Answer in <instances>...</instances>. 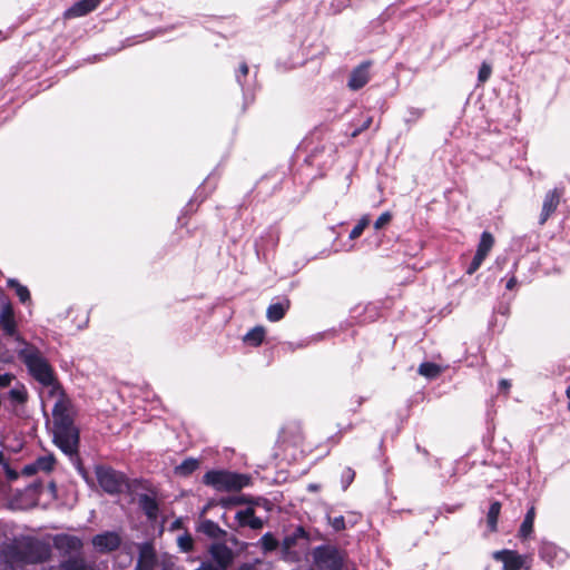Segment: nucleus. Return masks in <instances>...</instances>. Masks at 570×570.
<instances>
[{
    "mask_svg": "<svg viewBox=\"0 0 570 570\" xmlns=\"http://www.w3.org/2000/svg\"><path fill=\"white\" fill-rule=\"evenodd\" d=\"M1 556L4 562L17 564H40L51 558V547L46 541L32 535L14 537L2 547Z\"/></svg>",
    "mask_w": 570,
    "mask_h": 570,
    "instance_id": "nucleus-1",
    "label": "nucleus"
},
{
    "mask_svg": "<svg viewBox=\"0 0 570 570\" xmlns=\"http://www.w3.org/2000/svg\"><path fill=\"white\" fill-rule=\"evenodd\" d=\"M52 442L66 455L72 456L79 452L80 431L75 425L70 414V402L58 400L52 409Z\"/></svg>",
    "mask_w": 570,
    "mask_h": 570,
    "instance_id": "nucleus-2",
    "label": "nucleus"
},
{
    "mask_svg": "<svg viewBox=\"0 0 570 570\" xmlns=\"http://www.w3.org/2000/svg\"><path fill=\"white\" fill-rule=\"evenodd\" d=\"M95 474L102 491L110 495L132 494L142 483L141 479L130 480L124 472L102 464L96 465Z\"/></svg>",
    "mask_w": 570,
    "mask_h": 570,
    "instance_id": "nucleus-3",
    "label": "nucleus"
},
{
    "mask_svg": "<svg viewBox=\"0 0 570 570\" xmlns=\"http://www.w3.org/2000/svg\"><path fill=\"white\" fill-rule=\"evenodd\" d=\"M18 356L36 381L43 386H52L51 394L56 389L60 387L51 365L37 347L29 346L22 348L18 352Z\"/></svg>",
    "mask_w": 570,
    "mask_h": 570,
    "instance_id": "nucleus-4",
    "label": "nucleus"
},
{
    "mask_svg": "<svg viewBox=\"0 0 570 570\" xmlns=\"http://www.w3.org/2000/svg\"><path fill=\"white\" fill-rule=\"evenodd\" d=\"M202 482L218 492H232L248 487L252 483V478L248 474L214 469L204 474Z\"/></svg>",
    "mask_w": 570,
    "mask_h": 570,
    "instance_id": "nucleus-5",
    "label": "nucleus"
},
{
    "mask_svg": "<svg viewBox=\"0 0 570 570\" xmlns=\"http://www.w3.org/2000/svg\"><path fill=\"white\" fill-rule=\"evenodd\" d=\"M315 570H343L346 553L334 544H321L312 551Z\"/></svg>",
    "mask_w": 570,
    "mask_h": 570,
    "instance_id": "nucleus-6",
    "label": "nucleus"
},
{
    "mask_svg": "<svg viewBox=\"0 0 570 570\" xmlns=\"http://www.w3.org/2000/svg\"><path fill=\"white\" fill-rule=\"evenodd\" d=\"M337 147L330 140L315 145L305 158V163L321 171L330 169L336 161Z\"/></svg>",
    "mask_w": 570,
    "mask_h": 570,
    "instance_id": "nucleus-7",
    "label": "nucleus"
},
{
    "mask_svg": "<svg viewBox=\"0 0 570 570\" xmlns=\"http://www.w3.org/2000/svg\"><path fill=\"white\" fill-rule=\"evenodd\" d=\"M218 504L224 509H229L236 505L253 507V509H255L256 507H261L265 509L267 512H271L273 509V503L268 499L264 497H253L244 493L237 495L223 497L219 499Z\"/></svg>",
    "mask_w": 570,
    "mask_h": 570,
    "instance_id": "nucleus-8",
    "label": "nucleus"
},
{
    "mask_svg": "<svg viewBox=\"0 0 570 570\" xmlns=\"http://www.w3.org/2000/svg\"><path fill=\"white\" fill-rule=\"evenodd\" d=\"M265 520L256 515L253 507H246L235 513L234 522L228 524L232 530L238 531L242 528H249L250 530L258 531L265 525Z\"/></svg>",
    "mask_w": 570,
    "mask_h": 570,
    "instance_id": "nucleus-9",
    "label": "nucleus"
},
{
    "mask_svg": "<svg viewBox=\"0 0 570 570\" xmlns=\"http://www.w3.org/2000/svg\"><path fill=\"white\" fill-rule=\"evenodd\" d=\"M208 553L215 567L222 570H228L234 561L233 550L225 542H213L208 547Z\"/></svg>",
    "mask_w": 570,
    "mask_h": 570,
    "instance_id": "nucleus-10",
    "label": "nucleus"
},
{
    "mask_svg": "<svg viewBox=\"0 0 570 570\" xmlns=\"http://www.w3.org/2000/svg\"><path fill=\"white\" fill-rule=\"evenodd\" d=\"M491 556L503 563L502 570H521L525 567V557L515 550L502 549L493 551Z\"/></svg>",
    "mask_w": 570,
    "mask_h": 570,
    "instance_id": "nucleus-11",
    "label": "nucleus"
},
{
    "mask_svg": "<svg viewBox=\"0 0 570 570\" xmlns=\"http://www.w3.org/2000/svg\"><path fill=\"white\" fill-rule=\"evenodd\" d=\"M120 535L115 531H105L92 538V546L99 553H109L119 549Z\"/></svg>",
    "mask_w": 570,
    "mask_h": 570,
    "instance_id": "nucleus-12",
    "label": "nucleus"
},
{
    "mask_svg": "<svg viewBox=\"0 0 570 570\" xmlns=\"http://www.w3.org/2000/svg\"><path fill=\"white\" fill-rule=\"evenodd\" d=\"M563 188H553L549 190L543 198L542 210L539 217V224L544 225L550 216L557 210L563 196Z\"/></svg>",
    "mask_w": 570,
    "mask_h": 570,
    "instance_id": "nucleus-13",
    "label": "nucleus"
},
{
    "mask_svg": "<svg viewBox=\"0 0 570 570\" xmlns=\"http://www.w3.org/2000/svg\"><path fill=\"white\" fill-rule=\"evenodd\" d=\"M372 66V61L366 60L357 65L352 69L350 73V78L347 81V87L351 90H360L370 81V68Z\"/></svg>",
    "mask_w": 570,
    "mask_h": 570,
    "instance_id": "nucleus-14",
    "label": "nucleus"
},
{
    "mask_svg": "<svg viewBox=\"0 0 570 570\" xmlns=\"http://www.w3.org/2000/svg\"><path fill=\"white\" fill-rule=\"evenodd\" d=\"M291 308V299L287 296L276 297L266 309L269 322H279Z\"/></svg>",
    "mask_w": 570,
    "mask_h": 570,
    "instance_id": "nucleus-15",
    "label": "nucleus"
},
{
    "mask_svg": "<svg viewBox=\"0 0 570 570\" xmlns=\"http://www.w3.org/2000/svg\"><path fill=\"white\" fill-rule=\"evenodd\" d=\"M197 533L206 535L208 539L219 540L227 537V531L222 529L218 523L210 519H200L195 528Z\"/></svg>",
    "mask_w": 570,
    "mask_h": 570,
    "instance_id": "nucleus-16",
    "label": "nucleus"
},
{
    "mask_svg": "<svg viewBox=\"0 0 570 570\" xmlns=\"http://www.w3.org/2000/svg\"><path fill=\"white\" fill-rule=\"evenodd\" d=\"M139 509L145 513L149 521H156L159 514V504L156 498L142 493L138 497Z\"/></svg>",
    "mask_w": 570,
    "mask_h": 570,
    "instance_id": "nucleus-17",
    "label": "nucleus"
},
{
    "mask_svg": "<svg viewBox=\"0 0 570 570\" xmlns=\"http://www.w3.org/2000/svg\"><path fill=\"white\" fill-rule=\"evenodd\" d=\"M0 326L8 336H13L17 333L13 309L10 304L4 305L0 311Z\"/></svg>",
    "mask_w": 570,
    "mask_h": 570,
    "instance_id": "nucleus-18",
    "label": "nucleus"
},
{
    "mask_svg": "<svg viewBox=\"0 0 570 570\" xmlns=\"http://www.w3.org/2000/svg\"><path fill=\"white\" fill-rule=\"evenodd\" d=\"M56 547L66 552H79L82 549V540L76 535L62 534L56 538Z\"/></svg>",
    "mask_w": 570,
    "mask_h": 570,
    "instance_id": "nucleus-19",
    "label": "nucleus"
},
{
    "mask_svg": "<svg viewBox=\"0 0 570 570\" xmlns=\"http://www.w3.org/2000/svg\"><path fill=\"white\" fill-rule=\"evenodd\" d=\"M560 553L561 550L554 543L549 541H542L539 547V557L548 563H552L557 560Z\"/></svg>",
    "mask_w": 570,
    "mask_h": 570,
    "instance_id": "nucleus-20",
    "label": "nucleus"
},
{
    "mask_svg": "<svg viewBox=\"0 0 570 570\" xmlns=\"http://www.w3.org/2000/svg\"><path fill=\"white\" fill-rule=\"evenodd\" d=\"M265 335L264 326L257 325L245 334L243 341L249 346L257 347L264 342Z\"/></svg>",
    "mask_w": 570,
    "mask_h": 570,
    "instance_id": "nucleus-21",
    "label": "nucleus"
},
{
    "mask_svg": "<svg viewBox=\"0 0 570 570\" xmlns=\"http://www.w3.org/2000/svg\"><path fill=\"white\" fill-rule=\"evenodd\" d=\"M535 518V509L534 507H530L524 515V519L519 529V537L522 540H525L533 532V522Z\"/></svg>",
    "mask_w": 570,
    "mask_h": 570,
    "instance_id": "nucleus-22",
    "label": "nucleus"
},
{
    "mask_svg": "<svg viewBox=\"0 0 570 570\" xmlns=\"http://www.w3.org/2000/svg\"><path fill=\"white\" fill-rule=\"evenodd\" d=\"M501 502L493 500L490 503L489 511L487 514V527L490 532L498 531V519L501 512Z\"/></svg>",
    "mask_w": 570,
    "mask_h": 570,
    "instance_id": "nucleus-23",
    "label": "nucleus"
},
{
    "mask_svg": "<svg viewBox=\"0 0 570 570\" xmlns=\"http://www.w3.org/2000/svg\"><path fill=\"white\" fill-rule=\"evenodd\" d=\"M199 460L195 458H187L179 465L175 466L174 472L178 476L187 478L199 468Z\"/></svg>",
    "mask_w": 570,
    "mask_h": 570,
    "instance_id": "nucleus-24",
    "label": "nucleus"
},
{
    "mask_svg": "<svg viewBox=\"0 0 570 570\" xmlns=\"http://www.w3.org/2000/svg\"><path fill=\"white\" fill-rule=\"evenodd\" d=\"M363 0H332L330 3V10L333 14H338L347 8H360Z\"/></svg>",
    "mask_w": 570,
    "mask_h": 570,
    "instance_id": "nucleus-25",
    "label": "nucleus"
},
{
    "mask_svg": "<svg viewBox=\"0 0 570 570\" xmlns=\"http://www.w3.org/2000/svg\"><path fill=\"white\" fill-rule=\"evenodd\" d=\"M257 544L261 547L263 553L267 554L276 550L279 546V542L272 532H266L258 540Z\"/></svg>",
    "mask_w": 570,
    "mask_h": 570,
    "instance_id": "nucleus-26",
    "label": "nucleus"
},
{
    "mask_svg": "<svg viewBox=\"0 0 570 570\" xmlns=\"http://www.w3.org/2000/svg\"><path fill=\"white\" fill-rule=\"evenodd\" d=\"M8 287L13 288L16 291L17 296L19 297L22 304H26L31 301L30 292L28 287L21 285L18 279L10 278L7 282Z\"/></svg>",
    "mask_w": 570,
    "mask_h": 570,
    "instance_id": "nucleus-27",
    "label": "nucleus"
},
{
    "mask_svg": "<svg viewBox=\"0 0 570 570\" xmlns=\"http://www.w3.org/2000/svg\"><path fill=\"white\" fill-rule=\"evenodd\" d=\"M493 245H494V237H493V235L490 232L484 230L481 234L476 252L487 257L489 252L493 247Z\"/></svg>",
    "mask_w": 570,
    "mask_h": 570,
    "instance_id": "nucleus-28",
    "label": "nucleus"
},
{
    "mask_svg": "<svg viewBox=\"0 0 570 570\" xmlns=\"http://www.w3.org/2000/svg\"><path fill=\"white\" fill-rule=\"evenodd\" d=\"M417 372L426 379H435L440 375L441 367L433 362H423L420 364Z\"/></svg>",
    "mask_w": 570,
    "mask_h": 570,
    "instance_id": "nucleus-29",
    "label": "nucleus"
},
{
    "mask_svg": "<svg viewBox=\"0 0 570 570\" xmlns=\"http://www.w3.org/2000/svg\"><path fill=\"white\" fill-rule=\"evenodd\" d=\"M139 561L154 562L157 561V556L153 543L144 542L139 547Z\"/></svg>",
    "mask_w": 570,
    "mask_h": 570,
    "instance_id": "nucleus-30",
    "label": "nucleus"
},
{
    "mask_svg": "<svg viewBox=\"0 0 570 570\" xmlns=\"http://www.w3.org/2000/svg\"><path fill=\"white\" fill-rule=\"evenodd\" d=\"M62 570H87L89 567L80 557H70L60 563Z\"/></svg>",
    "mask_w": 570,
    "mask_h": 570,
    "instance_id": "nucleus-31",
    "label": "nucleus"
},
{
    "mask_svg": "<svg viewBox=\"0 0 570 570\" xmlns=\"http://www.w3.org/2000/svg\"><path fill=\"white\" fill-rule=\"evenodd\" d=\"M35 462L39 470L50 472L53 470L56 458L53 454L42 455L39 456Z\"/></svg>",
    "mask_w": 570,
    "mask_h": 570,
    "instance_id": "nucleus-32",
    "label": "nucleus"
},
{
    "mask_svg": "<svg viewBox=\"0 0 570 570\" xmlns=\"http://www.w3.org/2000/svg\"><path fill=\"white\" fill-rule=\"evenodd\" d=\"M86 14H87V12L83 9V6L81 4L80 0L75 2L71 7H69L63 12L65 19H73V18H78V17H83Z\"/></svg>",
    "mask_w": 570,
    "mask_h": 570,
    "instance_id": "nucleus-33",
    "label": "nucleus"
},
{
    "mask_svg": "<svg viewBox=\"0 0 570 570\" xmlns=\"http://www.w3.org/2000/svg\"><path fill=\"white\" fill-rule=\"evenodd\" d=\"M177 543L183 552H190L194 549V540L188 532H185L184 534L179 535Z\"/></svg>",
    "mask_w": 570,
    "mask_h": 570,
    "instance_id": "nucleus-34",
    "label": "nucleus"
},
{
    "mask_svg": "<svg viewBox=\"0 0 570 570\" xmlns=\"http://www.w3.org/2000/svg\"><path fill=\"white\" fill-rule=\"evenodd\" d=\"M370 224V218L367 216H364L362 217L358 223L353 227V229L351 230L350 233V238L351 239H356L358 238L363 230L365 229V227Z\"/></svg>",
    "mask_w": 570,
    "mask_h": 570,
    "instance_id": "nucleus-35",
    "label": "nucleus"
},
{
    "mask_svg": "<svg viewBox=\"0 0 570 570\" xmlns=\"http://www.w3.org/2000/svg\"><path fill=\"white\" fill-rule=\"evenodd\" d=\"M27 392L22 389H11L9 391V399L18 404H23L27 402Z\"/></svg>",
    "mask_w": 570,
    "mask_h": 570,
    "instance_id": "nucleus-36",
    "label": "nucleus"
},
{
    "mask_svg": "<svg viewBox=\"0 0 570 570\" xmlns=\"http://www.w3.org/2000/svg\"><path fill=\"white\" fill-rule=\"evenodd\" d=\"M484 259H485V256L475 252L472 261L470 262L469 266L466 267V274H469V275L474 274L480 268V266Z\"/></svg>",
    "mask_w": 570,
    "mask_h": 570,
    "instance_id": "nucleus-37",
    "label": "nucleus"
},
{
    "mask_svg": "<svg viewBox=\"0 0 570 570\" xmlns=\"http://www.w3.org/2000/svg\"><path fill=\"white\" fill-rule=\"evenodd\" d=\"M328 523L335 532H340L346 529L345 519L343 515L331 517L327 515Z\"/></svg>",
    "mask_w": 570,
    "mask_h": 570,
    "instance_id": "nucleus-38",
    "label": "nucleus"
},
{
    "mask_svg": "<svg viewBox=\"0 0 570 570\" xmlns=\"http://www.w3.org/2000/svg\"><path fill=\"white\" fill-rule=\"evenodd\" d=\"M355 478V471L351 468H346L341 478L342 489L345 491L351 483L354 481Z\"/></svg>",
    "mask_w": 570,
    "mask_h": 570,
    "instance_id": "nucleus-39",
    "label": "nucleus"
},
{
    "mask_svg": "<svg viewBox=\"0 0 570 570\" xmlns=\"http://www.w3.org/2000/svg\"><path fill=\"white\" fill-rule=\"evenodd\" d=\"M491 72H492V67L487 62H482V65L479 68V72H478L479 82L488 81V79L491 76Z\"/></svg>",
    "mask_w": 570,
    "mask_h": 570,
    "instance_id": "nucleus-40",
    "label": "nucleus"
},
{
    "mask_svg": "<svg viewBox=\"0 0 570 570\" xmlns=\"http://www.w3.org/2000/svg\"><path fill=\"white\" fill-rule=\"evenodd\" d=\"M297 541L298 540L295 538V535H293V533L285 535L282 542L283 552L288 553L289 549L297 544Z\"/></svg>",
    "mask_w": 570,
    "mask_h": 570,
    "instance_id": "nucleus-41",
    "label": "nucleus"
},
{
    "mask_svg": "<svg viewBox=\"0 0 570 570\" xmlns=\"http://www.w3.org/2000/svg\"><path fill=\"white\" fill-rule=\"evenodd\" d=\"M392 219V214L390 212L382 213L379 218L374 223L375 229L383 228L386 224H389Z\"/></svg>",
    "mask_w": 570,
    "mask_h": 570,
    "instance_id": "nucleus-42",
    "label": "nucleus"
},
{
    "mask_svg": "<svg viewBox=\"0 0 570 570\" xmlns=\"http://www.w3.org/2000/svg\"><path fill=\"white\" fill-rule=\"evenodd\" d=\"M70 459H73L75 458V466L78 471V473L86 480L88 481V472L87 470L85 469L82 462H81V459L79 458L78 453L72 455V456H69Z\"/></svg>",
    "mask_w": 570,
    "mask_h": 570,
    "instance_id": "nucleus-43",
    "label": "nucleus"
},
{
    "mask_svg": "<svg viewBox=\"0 0 570 570\" xmlns=\"http://www.w3.org/2000/svg\"><path fill=\"white\" fill-rule=\"evenodd\" d=\"M248 75V66L246 62L240 63L238 70L236 71V81L238 85L244 88V82L242 78H245Z\"/></svg>",
    "mask_w": 570,
    "mask_h": 570,
    "instance_id": "nucleus-44",
    "label": "nucleus"
},
{
    "mask_svg": "<svg viewBox=\"0 0 570 570\" xmlns=\"http://www.w3.org/2000/svg\"><path fill=\"white\" fill-rule=\"evenodd\" d=\"M422 115H423V110L415 109V108H410L409 109V117L405 118V122L406 124H413L417 119H420L422 117Z\"/></svg>",
    "mask_w": 570,
    "mask_h": 570,
    "instance_id": "nucleus-45",
    "label": "nucleus"
},
{
    "mask_svg": "<svg viewBox=\"0 0 570 570\" xmlns=\"http://www.w3.org/2000/svg\"><path fill=\"white\" fill-rule=\"evenodd\" d=\"M2 469H3L4 473H6V476H7L8 481L12 482V481H16L19 478L18 471L12 469L10 466V463L3 464Z\"/></svg>",
    "mask_w": 570,
    "mask_h": 570,
    "instance_id": "nucleus-46",
    "label": "nucleus"
},
{
    "mask_svg": "<svg viewBox=\"0 0 570 570\" xmlns=\"http://www.w3.org/2000/svg\"><path fill=\"white\" fill-rule=\"evenodd\" d=\"M101 0H80L87 14L94 11L100 3Z\"/></svg>",
    "mask_w": 570,
    "mask_h": 570,
    "instance_id": "nucleus-47",
    "label": "nucleus"
},
{
    "mask_svg": "<svg viewBox=\"0 0 570 570\" xmlns=\"http://www.w3.org/2000/svg\"><path fill=\"white\" fill-rule=\"evenodd\" d=\"M38 471H39V469H38L36 462H32L30 464L24 465L21 473L23 475L31 476V475L36 474Z\"/></svg>",
    "mask_w": 570,
    "mask_h": 570,
    "instance_id": "nucleus-48",
    "label": "nucleus"
},
{
    "mask_svg": "<svg viewBox=\"0 0 570 570\" xmlns=\"http://www.w3.org/2000/svg\"><path fill=\"white\" fill-rule=\"evenodd\" d=\"M13 379H14V376L11 373L0 374V387L9 386Z\"/></svg>",
    "mask_w": 570,
    "mask_h": 570,
    "instance_id": "nucleus-49",
    "label": "nucleus"
},
{
    "mask_svg": "<svg viewBox=\"0 0 570 570\" xmlns=\"http://www.w3.org/2000/svg\"><path fill=\"white\" fill-rule=\"evenodd\" d=\"M292 533L297 540L308 538L306 530L302 525H298Z\"/></svg>",
    "mask_w": 570,
    "mask_h": 570,
    "instance_id": "nucleus-50",
    "label": "nucleus"
},
{
    "mask_svg": "<svg viewBox=\"0 0 570 570\" xmlns=\"http://www.w3.org/2000/svg\"><path fill=\"white\" fill-rule=\"evenodd\" d=\"M198 193H199V189L197 190V195H196L195 199H190L189 203L185 206V208L183 210L184 215H188V214H190V213H193L195 210L194 203L198 198Z\"/></svg>",
    "mask_w": 570,
    "mask_h": 570,
    "instance_id": "nucleus-51",
    "label": "nucleus"
},
{
    "mask_svg": "<svg viewBox=\"0 0 570 570\" xmlns=\"http://www.w3.org/2000/svg\"><path fill=\"white\" fill-rule=\"evenodd\" d=\"M155 564L154 562H142L138 560L137 570H153Z\"/></svg>",
    "mask_w": 570,
    "mask_h": 570,
    "instance_id": "nucleus-52",
    "label": "nucleus"
},
{
    "mask_svg": "<svg viewBox=\"0 0 570 570\" xmlns=\"http://www.w3.org/2000/svg\"><path fill=\"white\" fill-rule=\"evenodd\" d=\"M494 312L501 315H507L509 313V306L500 303L499 306L494 308Z\"/></svg>",
    "mask_w": 570,
    "mask_h": 570,
    "instance_id": "nucleus-53",
    "label": "nucleus"
},
{
    "mask_svg": "<svg viewBox=\"0 0 570 570\" xmlns=\"http://www.w3.org/2000/svg\"><path fill=\"white\" fill-rule=\"evenodd\" d=\"M511 387V383L510 381L505 380V379H502L500 380L499 382V389L502 391V390H509Z\"/></svg>",
    "mask_w": 570,
    "mask_h": 570,
    "instance_id": "nucleus-54",
    "label": "nucleus"
},
{
    "mask_svg": "<svg viewBox=\"0 0 570 570\" xmlns=\"http://www.w3.org/2000/svg\"><path fill=\"white\" fill-rule=\"evenodd\" d=\"M222 542H230L234 546H237L238 544V540L235 535H230V537H226L225 539H220Z\"/></svg>",
    "mask_w": 570,
    "mask_h": 570,
    "instance_id": "nucleus-55",
    "label": "nucleus"
},
{
    "mask_svg": "<svg viewBox=\"0 0 570 570\" xmlns=\"http://www.w3.org/2000/svg\"><path fill=\"white\" fill-rule=\"evenodd\" d=\"M371 124H372V117H367L363 121V124L360 126V130H363V131L366 130L367 128H370Z\"/></svg>",
    "mask_w": 570,
    "mask_h": 570,
    "instance_id": "nucleus-56",
    "label": "nucleus"
},
{
    "mask_svg": "<svg viewBox=\"0 0 570 570\" xmlns=\"http://www.w3.org/2000/svg\"><path fill=\"white\" fill-rule=\"evenodd\" d=\"M238 570H257V569L252 563H243L239 566Z\"/></svg>",
    "mask_w": 570,
    "mask_h": 570,
    "instance_id": "nucleus-57",
    "label": "nucleus"
},
{
    "mask_svg": "<svg viewBox=\"0 0 570 570\" xmlns=\"http://www.w3.org/2000/svg\"><path fill=\"white\" fill-rule=\"evenodd\" d=\"M515 283H517L515 277H511V278L507 282L505 287H507L508 289H512V288L514 287V285H515Z\"/></svg>",
    "mask_w": 570,
    "mask_h": 570,
    "instance_id": "nucleus-58",
    "label": "nucleus"
},
{
    "mask_svg": "<svg viewBox=\"0 0 570 570\" xmlns=\"http://www.w3.org/2000/svg\"><path fill=\"white\" fill-rule=\"evenodd\" d=\"M9 461L6 459L2 451H0V465L3 468V464H8Z\"/></svg>",
    "mask_w": 570,
    "mask_h": 570,
    "instance_id": "nucleus-59",
    "label": "nucleus"
},
{
    "mask_svg": "<svg viewBox=\"0 0 570 570\" xmlns=\"http://www.w3.org/2000/svg\"><path fill=\"white\" fill-rule=\"evenodd\" d=\"M181 527V521L179 519L175 520L173 523H171V529L175 530V529H179Z\"/></svg>",
    "mask_w": 570,
    "mask_h": 570,
    "instance_id": "nucleus-60",
    "label": "nucleus"
},
{
    "mask_svg": "<svg viewBox=\"0 0 570 570\" xmlns=\"http://www.w3.org/2000/svg\"><path fill=\"white\" fill-rule=\"evenodd\" d=\"M363 130H360V127L355 128L352 132H351V136L352 137H357Z\"/></svg>",
    "mask_w": 570,
    "mask_h": 570,
    "instance_id": "nucleus-61",
    "label": "nucleus"
},
{
    "mask_svg": "<svg viewBox=\"0 0 570 570\" xmlns=\"http://www.w3.org/2000/svg\"><path fill=\"white\" fill-rule=\"evenodd\" d=\"M363 401H364V399H363V397H361V396H358V397H357V400H356V404H357V406H361V405H362V403H363Z\"/></svg>",
    "mask_w": 570,
    "mask_h": 570,
    "instance_id": "nucleus-62",
    "label": "nucleus"
},
{
    "mask_svg": "<svg viewBox=\"0 0 570 570\" xmlns=\"http://www.w3.org/2000/svg\"><path fill=\"white\" fill-rule=\"evenodd\" d=\"M566 395H567L568 399H570V385L566 390Z\"/></svg>",
    "mask_w": 570,
    "mask_h": 570,
    "instance_id": "nucleus-63",
    "label": "nucleus"
},
{
    "mask_svg": "<svg viewBox=\"0 0 570 570\" xmlns=\"http://www.w3.org/2000/svg\"><path fill=\"white\" fill-rule=\"evenodd\" d=\"M416 448H417V450H419L420 452H423L424 454H428V451H426V450L421 449V448H420V445H417Z\"/></svg>",
    "mask_w": 570,
    "mask_h": 570,
    "instance_id": "nucleus-64",
    "label": "nucleus"
}]
</instances>
